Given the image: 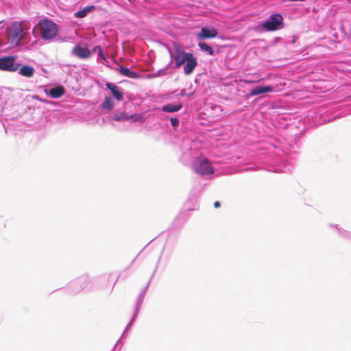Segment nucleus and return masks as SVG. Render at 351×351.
<instances>
[{
	"label": "nucleus",
	"mask_w": 351,
	"mask_h": 351,
	"mask_svg": "<svg viewBox=\"0 0 351 351\" xmlns=\"http://www.w3.org/2000/svg\"><path fill=\"white\" fill-rule=\"evenodd\" d=\"M173 58L176 67L179 68L186 62L184 66V72L186 75L191 74L196 67L197 62L191 53H186L178 43H173Z\"/></svg>",
	"instance_id": "1"
},
{
	"label": "nucleus",
	"mask_w": 351,
	"mask_h": 351,
	"mask_svg": "<svg viewBox=\"0 0 351 351\" xmlns=\"http://www.w3.org/2000/svg\"><path fill=\"white\" fill-rule=\"evenodd\" d=\"M27 28L21 22L15 21L12 23L9 30L8 42L12 47L19 45L21 40H23L27 34Z\"/></svg>",
	"instance_id": "2"
},
{
	"label": "nucleus",
	"mask_w": 351,
	"mask_h": 351,
	"mask_svg": "<svg viewBox=\"0 0 351 351\" xmlns=\"http://www.w3.org/2000/svg\"><path fill=\"white\" fill-rule=\"evenodd\" d=\"M40 36L45 40H50L56 36L58 32L57 25L49 19H43L38 23Z\"/></svg>",
	"instance_id": "3"
},
{
	"label": "nucleus",
	"mask_w": 351,
	"mask_h": 351,
	"mask_svg": "<svg viewBox=\"0 0 351 351\" xmlns=\"http://www.w3.org/2000/svg\"><path fill=\"white\" fill-rule=\"evenodd\" d=\"M17 57L14 56L0 58V70L7 71H16L19 69L20 64L16 63Z\"/></svg>",
	"instance_id": "4"
},
{
	"label": "nucleus",
	"mask_w": 351,
	"mask_h": 351,
	"mask_svg": "<svg viewBox=\"0 0 351 351\" xmlns=\"http://www.w3.org/2000/svg\"><path fill=\"white\" fill-rule=\"evenodd\" d=\"M282 16L279 14H273L263 24V27L267 31H274L282 22Z\"/></svg>",
	"instance_id": "5"
},
{
	"label": "nucleus",
	"mask_w": 351,
	"mask_h": 351,
	"mask_svg": "<svg viewBox=\"0 0 351 351\" xmlns=\"http://www.w3.org/2000/svg\"><path fill=\"white\" fill-rule=\"evenodd\" d=\"M217 35V30L214 28L202 27L201 32L197 34V38L199 40L213 38Z\"/></svg>",
	"instance_id": "6"
},
{
	"label": "nucleus",
	"mask_w": 351,
	"mask_h": 351,
	"mask_svg": "<svg viewBox=\"0 0 351 351\" xmlns=\"http://www.w3.org/2000/svg\"><path fill=\"white\" fill-rule=\"evenodd\" d=\"M72 53L81 59L88 58L91 56V52L87 47L80 46H75L72 50Z\"/></svg>",
	"instance_id": "7"
},
{
	"label": "nucleus",
	"mask_w": 351,
	"mask_h": 351,
	"mask_svg": "<svg viewBox=\"0 0 351 351\" xmlns=\"http://www.w3.org/2000/svg\"><path fill=\"white\" fill-rule=\"evenodd\" d=\"M197 171L202 175L213 173V167L207 160H202L196 167Z\"/></svg>",
	"instance_id": "8"
},
{
	"label": "nucleus",
	"mask_w": 351,
	"mask_h": 351,
	"mask_svg": "<svg viewBox=\"0 0 351 351\" xmlns=\"http://www.w3.org/2000/svg\"><path fill=\"white\" fill-rule=\"evenodd\" d=\"M274 90V88L271 86H256L252 89L249 93V95L251 97L272 92Z\"/></svg>",
	"instance_id": "9"
},
{
	"label": "nucleus",
	"mask_w": 351,
	"mask_h": 351,
	"mask_svg": "<svg viewBox=\"0 0 351 351\" xmlns=\"http://www.w3.org/2000/svg\"><path fill=\"white\" fill-rule=\"evenodd\" d=\"M106 86L110 90L112 95L117 100L121 101L123 99V93L117 86L110 82L106 83Z\"/></svg>",
	"instance_id": "10"
},
{
	"label": "nucleus",
	"mask_w": 351,
	"mask_h": 351,
	"mask_svg": "<svg viewBox=\"0 0 351 351\" xmlns=\"http://www.w3.org/2000/svg\"><path fill=\"white\" fill-rule=\"evenodd\" d=\"M65 93V88L62 86H56L49 90V95L52 98H59Z\"/></svg>",
	"instance_id": "11"
},
{
	"label": "nucleus",
	"mask_w": 351,
	"mask_h": 351,
	"mask_svg": "<svg viewBox=\"0 0 351 351\" xmlns=\"http://www.w3.org/2000/svg\"><path fill=\"white\" fill-rule=\"evenodd\" d=\"M140 118L141 117L138 114L128 116L125 113H121L120 114H115L114 119L117 121H123L128 119H132L134 121H138Z\"/></svg>",
	"instance_id": "12"
},
{
	"label": "nucleus",
	"mask_w": 351,
	"mask_h": 351,
	"mask_svg": "<svg viewBox=\"0 0 351 351\" xmlns=\"http://www.w3.org/2000/svg\"><path fill=\"white\" fill-rule=\"evenodd\" d=\"M119 71L121 75L132 79L137 78L139 76L137 73L132 71L130 69L124 66H120Z\"/></svg>",
	"instance_id": "13"
},
{
	"label": "nucleus",
	"mask_w": 351,
	"mask_h": 351,
	"mask_svg": "<svg viewBox=\"0 0 351 351\" xmlns=\"http://www.w3.org/2000/svg\"><path fill=\"white\" fill-rule=\"evenodd\" d=\"M34 73V69L32 66L27 65L22 66L19 70V74H21L22 76L27 77H32Z\"/></svg>",
	"instance_id": "14"
},
{
	"label": "nucleus",
	"mask_w": 351,
	"mask_h": 351,
	"mask_svg": "<svg viewBox=\"0 0 351 351\" xmlns=\"http://www.w3.org/2000/svg\"><path fill=\"white\" fill-rule=\"evenodd\" d=\"M95 7L94 5H88L85 7L84 8L78 10L75 13V16L77 18H83L85 17L88 13L94 10Z\"/></svg>",
	"instance_id": "15"
},
{
	"label": "nucleus",
	"mask_w": 351,
	"mask_h": 351,
	"mask_svg": "<svg viewBox=\"0 0 351 351\" xmlns=\"http://www.w3.org/2000/svg\"><path fill=\"white\" fill-rule=\"evenodd\" d=\"M114 107V102L110 97H106L101 105V108L110 111Z\"/></svg>",
	"instance_id": "16"
},
{
	"label": "nucleus",
	"mask_w": 351,
	"mask_h": 351,
	"mask_svg": "<svg viewBox=\"0 0 351 351\" xmlns=\"http://www.w3.org/2000/svg\"><path fill=\"white\" fill-rule=\"evenodd\" d=\"M182 106L181 104L175 105V104H169L162 107V110L164 112H177L182 108Z\"/></svg>",
	"instance_id": "17"
},
{
	"label": "nucleus",
	"mask_w": 351,
	"mask_h": 351,
	"mask_svg": "<svg viewBox=\"0 0 351 351\" xmlns=\"http://www.w3.org/2000/svg\"><path fill=\"white\" fill-rule=\"evenodd\" d=\"M199 48L202 50L206 51L209 55L213 54V49L210 46H209L206 43H199L198 44Z\"/></svg>",
	"instance_id": "18"
},
{
	"label": "nucleus",
	"mask_w": 351,
	"mask_h": 351,
	"mask_svg": "<svg viewBox=\"0 0 351 351\" xmlns=\"http://www.w3.org/2000/svg\"><path fill=\"white\" fill-rule=\"evenodd\" d=\"M93 52H97L99 56L104 60H106V57L101 50V48L100 46H95L93 49Z\"/></svg>",
	"instance_id": "19"
},
{
	"label": "nucleus",
	"mask_w": 351,
	"mask_h": 351,
	"mask_svg": "<svg viewBox=\"0 0 351 351\" xmlns=\"http://www.w3.org/2000/svg\"><path fill=\"white\" fill-rule=\"evenodd\" d=\"M171 124L173 127H177L179 124V121L176 118H171Z\"/></svg>",
	"instance_id": "20"
},
{
	"label": "nucleus",
	"mask_w": 351,
	"mask_h": 351,
	"mask_svg": "<svg viewBox=\"0 0 351 351\" xmlns=\"http://www.w3.org/2000/svg\"><path fill=\"white\" fill-rule=\"evenodd\" d=\"M220 206H221V204H220V202L219 201H216V202H214V207L215 208H218Z\"/></svg>",
	"instance_id": "21"
},
{
	"label": "nucleus",
	"mask_w": 351,
	"mask_h": 351,
	"mask_svg": "<svg viewBox=\"0 0 351 351\" xmlns=\"http://www.w3.org/2000/svg\"><path fill=\"white\" fill-rule=\"evenodd\" d=\"M117 280V278H116V279L114 280L113 284H114V283L116 282Z\"/></svg>",
	"instance_id": "22"
}]
</instances>
